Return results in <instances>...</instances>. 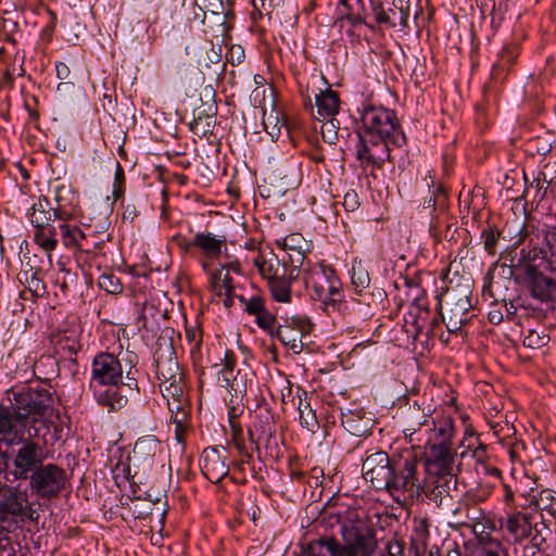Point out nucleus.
Wrapping results in <instances>:
<instances>
[{
    "label": "nucleus",
    "mask_w": 556,
    "mask_h": 556,
    "mask_svg": "<svg viewBox=\"0 0 556 556\" xmlns=\"http://www.w3.org/2000/svg\"><path fill=\"white\" fill-rule=\"evenodd\" d=\"M138 374L131 356L99 352L91 362L89 389L100 406L117 412L127 405L128 395L139 394Z\"/></svg>",
    "instance_id": "nucleus-1"
},
{
    "label": "nucleus",
    "mask_w": 556,
    "mask_h": 556,
    "mask_svg": "<svg viewBox=\"0 0 556 556\" xmlns=\"http://www.w3.org/2000/svg\"><path fill=\"white\" fill-rule=\"evenodd\" d=\"M208 361L212 367H222L217 371V386L223 388L229 395L228 399H225V402L231 433L230 443L237 448L240 455L249 456L244 444L243 429L238 418L244 410L243 399L247 394L249 383L252 382V379L249 378L250 374L241 369L235 371L237 365L236 354L222 342L212 346Z\"/></svg>",
    "instance_id": "nucleus-2"
},
{
    "label": "nucleus",
    "mask_w": 556,
    "mask_h": 556,
    "mask_svg": "<svg viewBox=\"0 0 556 556\" xmlns=\"http://www.w3.org/2000/svg\"><path fill=\"white\" fill-rule=\"evenodd\" d=\"M155 375L163 397L172 413V420L181 424L186 418L185 374L180 368L173 348L155 353Z\"/></svg>",
    "instance_id": "nucleus-3"
},
{
    "label": "nucleus",
    "mask_w": 556,
    "mask_h": 556,
    "mask_svg": "<svg viewBox=\"0 0 556 556\" xmlns=\"http://www.w3.org/2000/svg\"><path fill=\"white\" fill-rule=\"evenodd\" d=\"M53 207L54 222L59 223V231L66 249L89 252L90 243L83 230L71 220L80 213L79 195L70 184H60L54 188Z\"/></svg>",
    "instance_id": "nucleus-4"
},
{
    "label": "nucleus",
    "mask_w": 556,
    "mask_h": 556,
    "mask_svg": "<svg viewBox=\"0 0 556 556\" xmlns=\"http://www.w3.org/2000/svg\"><path fill=\"white\" fill-rule=\"evenodd\" d=\"M303 274L312 299L320 302L324 311L343 313L346 309L342 283L331 266L316 263L304 268Z\"/></svg>",
    "instance_id": "nucleus-5"
},
{
    "label": "nucleus",
    "mask_w": 556,
    "mask_h": 556,
    "mask_svg": "<svg viewBox=\"0 0 556 556\" xmlns=\"http://www.w3.org/2000/svg\"><path fill=\"white\" fill-rule=\"evenodd\" d=\"M254 265L267 281L273 299L281 303H290L291 286L298 278L300 268L293 267L285 256L279 257L273 252L268 255H258L254 260Z\"/></svg>",
    "instance_id": "nucleus-6"
},
{
    "label": "nucleus",
    "mask_w": 556,
    "mask_h": 556,
    "mask_svg": "<svg viewBox=\"0 0 556 556\" xmlns=\"http://www.w3.org/2000/svg\"><path fill=\"white\" fill-rule=\"evenodd\" d=\"M472 286L469 279L454 283L453 280L445 287L442 295H438L440 315L448 332L455 333L469 320Z\"/></svg>",
    "instance_id": "nucleus-7"
},
{
    "label": "nucleus",
    "mask_w": 556,
    "mask_h": 556,
    "mask_svg": "<svg viewBox=\"0 0 556 556\" xmlns=\"http://www.w3.org/2000/svg\"><path fill=\"white\" fill-rule=\"evenodd\" d=\"M4 478L9 482L28 479L46 459L43 447L33 440H21V444L1 454Z\"/></svg>",
    "instance_id": "nucleus-8"
},
{
    "label": "nucleus",
    "mask_w": 556,
    "mask_h": 556,
    "mask_svg": "<svg viewBox=\"0 0 556 556\" xmlns=\"http://www.w3.org/2000/svg\"><path fill=\"white\" fill-rule=\"evenodd\" d=\"M419 464L420 458L415 451L406 450L393 455L392 473L387 492L394 497L406 493L410 497L419 496L424 490L418 475Z\"/></svg>",
    "instance_id": "nucleus-9"
},
{
    "label": "nucleus",
    "mask_w": 556,
    "mask_h": 556,
    "mask_svg": "<svg viewBox=\"0 0 556 556\" xmlns=\"http://www.w3.org/2000/svg\"><path fill=\"white\" fill-rule=\"evenodd\" d=\"M361 121L362 130L375 139L390 147L405 144L406 137L393 111L382 106H367L363 110Z\"/></svg>",
    "instance_id": "nucleus-10"
},
{
    "label": "nucleus",
    "mask_w": 556,
    "mask_h": 556,
    "mask_svg": "<svg viewBox=\"0 0 556 556\" xmlns=\"http://www.w3.org/2000/svg\"><path fill=\"white\" fill-rule=\"evenodd\" d=\"M340 531L345 546L362 556H370L377 547L375 530L364 511L349 509L341 519Z\"/></svg>",
    "instance_id": "nucleus-11"
},
{
    "label": "nucleus",
    "mask_w": 556,
    "mask_h": 556,
    "mask_svg": "<svg viewBox=\"0 0 556 556\" xmlns=\"http://www.w3.org/2000/svg\"><path fill=\"white\" fill-rule=\"evenodd\" d=\"M12 397L9 396L13 412L24 421L31 419L36 421L43 417L52 408V395L43 388H31L22 386L12 389Z\"/></svg>",
    "instance_id": "nucleus-12"
},
{
    "label": "nucleus",
    "mask_w": 556,
    "mask_h": 556,
    "mask_svg": "<svg viewBox=\"0 0 556 556\" xmlns=\"http://www.w3.org/2000/svg\"><path fill=\"white\" fill-rule=\"evenodd\" d=\"M29 222L35 228L34 241L45 252L51 253L58 247L59 223L54 222L53 207L46 197L39 198L30 207Z\"/></svg>",
    "instance_id": "nucleus-13"
},
{
    "label": "nucleus",
    "mask_w": 556,
    "mask_h": 556,
    "mask_svg": "<svg viewBox=\"0 0 556 556\" xmlns=\"http://www.w3.org/2000/svg\"><path fill=\"white\" fill-rule=\"evenodd\" d=\"M27 480L33 495L50 501L65 489L66 472L56 464L43 463Z\"/></svg>",
    "instance_id": "nucleus-14"
},
{
    "label": "nucleus",
    "mask_w": 556,
    "mask_h": 556,
    "mask_svg": "<svg viewBox=\"0 0 556 556\" xmlns=\"http://www.w3.org/2000/svg\"><path fill=\"white\" fill-rule=\"evenodd\" d=\"M355 151L356 159L363 168L369 166L380 168L387 160H391V147L363 130L357 131Z\"/></svg>",
    "instance_id": "nucleus-15"
},
{
    "label": "nucleus",
    "mask_w": 556,
    "mask_h": 556,
    "mask_svg": "<svg viewBox=\"0 0 556 556\" xmlns=\"http://www.w3.org/2000/svg\"><path fill=\"white\" fill-rule=\"evenodd\" d=\"M393 455L390 457L386 452H374L363 462V477L370 485L378 491H387L391 478V465Z\"/></svg>",
    "instance_id": "nucleus-16"
},
{
    "label": "nucleus",
    "mask_w": 556,
    "mask_h": 556,
    "mask_svg": "<svg viewBox=\"0 0 556 556\" xmlns=\"http://www.w3.org/2000/svg\"><path fill=\"white\" fill-rule=\"evenodd\" d=\"M312 330V324L307 318L292 317L286 319L285 324L279 325L276 329L277 339L294 354L303 351V337Z\"/></svg>",
    "instance_id": "nucleus-17"
},
{
    "label": "nucleus",
    "mask_w": 556,
    "mask_h": 556,
    "mask_svg": "<svg viewBox=\"0 0 556 556\" xmlns=\"http://www.w3.org/2000/svg\"><path fill=\"white\" fill-rule=\"evenodd\" d=\"M161 452V443L153 435H147L136 441L131 454L128 456L130 466L136 468L135 476L142 471L148 472L153 464L157 453Z\"/></svg>",
    "instance_id": "nucleus-18"
},
{
    "label": "nucleus",
    "mask_w": 556,
    "mask_h": 556,
    "mask_svg": "<svg viewBox=\"0 0 556 556\" xmlns=\"http://www.w3.org/2000/svg\"><path fill=\"white\" fill-rule=\"evenodd\" d=\"M455 456L453 446L426 447L425 469L428 477L455 471Z\"/></svg>",
    "instance_id": "nucleus-19"
},
{
    "label": "nucleus",
    "mask_w": 556,
    "mask_h": 556,
    "mask_svg": "<svg viewBox=\"0 0 556 556\" xmlns=\"http://www.w3.org/2000/svg\"><path fill=\"white\" fill-rule=\"evenodd\" d=\"M200 467L204 477L213 483H218L229 472L227 456L217 447L204 448L201 455Z\"/></svg>",
    "instance_id": "nucleus-20"
},
{
    "label": "nucleus",
    "mask_w": 556,
    "mask_h": 556,
    "mask_svg": "<svg viewBox=\"0 0 556 556\" xmlns=\"http://www.w3.org/2000/svg\"><path fill=\"white\" fill-rule=\"evenodd\" d=\"M426 447L453 446L454 419L451 416H437L427 428Z\"/></svg>",
    "instance_id": "nucleus-21"
},
{
    "label": "nucleus",
    "mask_w": 556,
    "mask_h": 556,
    "mask_svg": "<svg viewBox=\"0 0 556 556\" xmlns=\"http://www.w3.org/2000/svg\"><path fill=\"white\" fill-rule=\"evenodd\" d=\"M25 421L12 409V406L0 407V441L13 445L24 435Z\"/></svg>",
    "instance_id": "nucleus-22"
},
{
    "label": "nucleus",
    "mask_w": 556,
    "mask_h": 556,
    "mask_svg": "<svg viewBox=\"0 0 556 556\" xmlns=\"http://www.w3.org/2000/svg\"><path fill=\"white\" fill-rule=\"evenodd\" d=\"M23 500L24 493L17 489L0 486V521L17 522L18 516L23 513Z\"/></svg>",
    "instance_id": "nucleus-23"
},
{
    "label": "nucleus",
    "mask_w": 556,
    "mask_h": 556,
    "mask_svg": "<svg viewBox=\"0 0 556 556\" xmlns=\"http://www.w3.org/2000/svg\"><path fill=\"white\" fill-rule=\"evenodd\" d=\"M277 245L285 252L287 262L293 267L300 268L305 260V254L309 250L308 241L299 232L286 236L282 240H277Z\"/></svg>",
    "instance_id": "nucleus-24"
},
{
    "label": "nucleus",
    "mask_w": 556,
    "mask_h": 556,
    "mask_svg": "<svg viewBox=\"0 0 556 556\" xmlns=\"http://www.w3.org/2000/svg\"><path fill=\"white\" fill-rule=\"evenodd\" d=\"M315 105L317 108L316 115L312 113L317 119H334V116L340 110L339 93L327 87L325 90H313Z\"/></svg>",
    "instance_id": "nucleus-25"
},
{
    "label": "nucleus",
    "mask_w": 556,
    "mask_h": 556,
    "mask_svg": "<svg viewBox=\"0 0 556 556\" xmlns=\"http://www.w3.org/2000/svg\"><path fill=\"white\" fill-rule=\"evenodd\" d=\"M431 410H425L417 402L409 405L404 417V433L409 438V441H414V435L422 428H428L431 425Z\"/></svg>",
    "instance_id": "nucleus-26"
},
{
    "label": "nucleus",
    "mask_w": 556,
    "mask_h": 556,
    "mask_svg": "<svg viewBox=\"0 0 556 556\" xmlns=\"http://www.w3.org/2000/svg\"><path fill=\"white\" fill-rule=\"evenodd\" d=\"M432 484L430 492L427 494L432 501L442 504L444 497H452L451 492L456 490L457 477L455 471L442 472L428 477Z\"/></svg>",
    "instance_id": "nucleus-27"
},
{
    "label": "nucleus",
    "mask_w": 556,
    "mask_h": 556,
    "mask_svg": "<svg viewBox=\"0 0 556 556\" xmlns=\"http://www.w3.org/2000/svg\"><path fill=\"white\" fill-rule=\"evenodd\" d=\"M193 244L203 257L219 258L222 249L226 245L225 236H217L212 232L200 231L193 237Z\"/></svg>",
    "instance_id": "nucleus-28"
},
{
    "label": "nucleus",
    "mask_w": 556,
    "mask_h": 556,
    "mask_svg": "<svg viewBox=\"0 0 556 556\" xmlns=\"http://www.w3.org/2000/svg\"><path fill=\"white\" fill-rule=\"evenodd\" d=\"M410 315L415 316L414 325L417 332L426 330L427 336H434V329L439 325L437 317L430 316V311L424 299L417 298L413 304Z\"/></svg>",
    "instance_id": "nucleus-29"
},
{
    "label": "nucleus",
    "mask_w": 556,
    "mask_h": 556,
    "mask_svg": "<svg viewBox=\"0 0 556 556\" xmlns=\"http://www.w3.org/2000/svg\"><path fill=\"white\" fill-rule=\"evenodd\" d=\"M530 292L534 299L544 303H556V279L541 273L533 275Z\"/></svg>",
    "instance_id": "nucleus-30"
},
{
    "label": "nucleus",
    "mask_w": 556,
    "mask_h": 556,
    "mask_svg": "<svg viewBox=\"0 0 556 556\" xmlns=\"http://www.w3.org/2000/svg\"><path fill=\"white\" fill-rule=\"evenodd\" d=\"M504 528L513 535L514 541L521 542L531 535L532 522L531 515L523 513H515L507 516Z\"/></svg>",
    "instance_id": "nucleus-31"
},
{
    "label": "nucleus",
    "mask_w": 556,
    "mask_h": 556,
    "mask_svg": "<svg viewBox=\"0 0 556 556\" xmlns=\"http://www.w3.org/2000/svg\"><path fill=\"white\" fill-rule=\"evenodd\" d=\"M312 556H357L346 546H339L333 539H321L309 544Z\"/></svg>",
    "instance_id": "nucleus-32"
},
{
    "label": "nucleus",
    "mask_w": 556,
    "mask_h": 556,
    "mask_svg": "<svg viewBox=\"0 0 556 556\" xmlns=\"http://www.w3.org/2000/svg\"><path fill=\"white\" fill-rule=\"evenodd\" d=\"M34 376L40 380H51L59 372V364L54 356L43 354L33 363Z\"/></svg>",
    "instance_id": "nucleus-33"
},
{
    "label": "nucleus",
    "mask_w": 556,
    "mask_h": 556,
    "mask_svg": "<svg viewBox=\"0 0 556 556\" xmlns=\"http://www.w3.org/2000/svg\"><path fill=\"white\" fill-rule=\"evenodd\" d=\"M208 288L216 296L220 298L224 290L231 291V289H236V283L229 273L215 269L214 274L210 277Z\"/></svg>",
    "instance_id": "nucleus-34"
},
{
    "label": "nucleus",
    "mask_w": 556,
    "mask_h": 556,
    "mask_svg": "<svg viewBox=\"0 0 556 556\" xmlns=\"http://www.w3.org/2000/svg\"><path fill=\"white\" fill-rule=\"evenodd\" d=\"M351 283L358 294H361L370 285V276L368 269L361 261H354L352 264Z\"/></svg>",
    "instance_id": "nucleus-35"
},
{
    "label": "nucleus",
    "mask_w": 556,
    "mask_h": 556,
    "mask_svg": "<svg viewBox=\"0 0 556 556\" xmlns=\"http://www.w3.org/2000/svg\"><path fill=\"white\" fill-rule=\"evenodd\" d=\"M447 193L443 186L439 185L432 191L430 198L425 200L424 210H429V214L432 212L444 213L447 208Z\"/></svg>",
    "instance_id": "nucleus-36"
},
{
    "label": "nucleus",
    "mask_w": 556,
    "mask_h": 556,
    "mask_svg": "<svg viewBox=\"0 0 556 556\" xmlns=\"http://www.w3.org/2000/svg\"><path fill=\"white\" fill-rule=\"evenodd\" d=\"M185 336L188 343L190 344V353L192 357H194L197 353H200L203 337L201 325L198 319H195L192 324H188L186 321Z\"/></svg>",
    "instance_id": "nucleus-37"
},
{
    "label": "nucleus",
    "mask_w": 556,
    "mask_h": 556,
    "mask_svg": "<svg viewBox=\"0 0 556 556\" xmlns=\"http://www.w3.org/2000/svg\"><path fill=\"white\" fill-rule=\"evenodd\" d=\"M263 124L265 130L271 138H278L282 127H285L287 130H289L290 127L289 122L285 117L280 118L278 115L274 116L273 113H270L266 117L265 112L263 117Z\"/></svg>",
    "instance_id": "nucleus-38"
},
{
    "label": "nucleus",
    "mask_w": 556,
    "mask_h": 556,
    "mask_svg": "<svg viewBox=\"0 0 556 556\" xmlns=\"http://www.w3.org/2000/svg\"><path fill=\"white\" fill-rule=\"evenodd\" d=\"M544 241L546 250L543 257L547 261L551 270L556 271V229L547 230L544 235Z\"/></svg>",
    "instance_id": "nucleus-39"
},
{
    "label": "nucleus",
    "mask_w": 556,
    "mask_h": 556,
    "mask_svg": "<svg viewBox=\"0 0 556 556\" xmlns=\"http://www.w3.org/2000/svg\"><path fill=\"white\" fill-rule=\"evenodd\" d=\"M549 342V337L545 330L529 329L523 338V345L529 349H541Z\"/></svg>",
    "instance_id": "nucleus-40"
},
{
    "label": "nucleus",
    "mask_w": 556,
    "mask_h": 556,
    "mask_svg": "<svg viewBox=\"0 0 556 556\" xmlns=\"http://www.w3.org/2000/svg\"><path fill=\"white\" fill-rule=\"evenodd\" d=\"M14 59H16V56ZM15 72V60L0 66V91L4 89H13Z\"/></svg>",
    "instance_id": "nucleus-41"
},
{
    "label": "nucleus",
    "mask_w": 556,
    "mask_h": 556,
    "mask_svg": "<svg viewBox=\"0 0 556 556\" xmlns=\"http://www.w3.org/2000/svg\"><path fill=\"white\" fill-rule=\"evenodd\" d=\"M98 285L110 294H118L123 290L119 279L113 274H102L98 279Z\"/></svg>",
    "instance_id": "nucleus-42"
},
{
    "label": "nucleus",
    "mask_w": 556,
    "mask_h": 556,
    "mask_svg": "<svg viewBox=\"0 0 556 556\" xmlns=\"http://www.w3.org/2000/svg\"><path fill=\"white\" fill-rule=\"evenodd\" d=\"M25 282L26 289L33 298H40L46 293L45 282L35 273L30 274V276L25 273Z\"/></svg>",
    "instance_id": "nucleus-43"
},
{
    "label": "nucleus",
    "mask_w": 556,
    "mask_h": 556,
    "mask_svg": "<svg viewBox=\"0 0 556 556\" xmlns=\"http://www.w3.org/2000/svg\"><path fill=\"white\" fill-rule=\"evenodd\" d=\"M370 7L374 17L378 24H384L390 27H394V17L387 15L386 7L380 0H370Z\"/></svg>",
    "instance_id": "nucleus-44"
},
{
    "label": "nucleus",
    "mask_w": 556,
    "mask_h": 556,
    "mask_svg": "<svg viewBox=\"0 0 556 556\" xmlns=\"http://www.w3.org/2000/svg\"><path fill=\"white\" fill-rule=\"evenodd\" d=\"M317 81L318 78L316 76H313L311 81H307L305 86H303L302 81H299L300 94L303 100V105L305 109L309 110L311 113H313L314 109L312 101L313 90H315L314 86Z\"/></svg>",
    "instance_id": "nucleus-45"
},
{
    "label": "nucleus",
    "mask_w": 556,
    "mask_h": 556,
    "mask_svg": "<svg viewBox=\"0 0 556 556\" xmlns=\"http://www.w3.org/2000/svg\"><path fill=\"white\" fill-rule=\"evenodd\" d=\"M238 299L244 304V309L250 315L256 316L266 308L264 300L261 296H252L247 300L243 295H239Z\"/></svg>",
    "instance_id": "nucleus-46"
},
{
    "label": "nucleus",
    "mask_w": 556,
    "mask_h": 556,
    "mask_svg": "<svg viewBox=\"0 0 556 556\" xmlns=\"http://www.w3.org/2000/svg\"><path fill=\"white\" fill-rule=\"evenodd\" d=\"M125 192V173L119 164V162H115V174H114V184H113V197L115 200L122 198Z\"/></svg>",
    "instance_id": "nucleus-47"
},
{
    "label": "nucleus",
    "mask_w": 556,
    "mask_h": 556,
    "mask_svg": "<svg viewBox=\"0 0 556 556\" xmlns=\"http://www.w3.org/2000/svg\"><path fill=\"white\" fill-rule=\"evenodd\" d=\"M299 413L301 425L305 427L307 430L313 431L314 428L317 426V419L315 414L311 409L309 404L306 403L303 407L300 405Z\"/></svg>",
    "instance_id": "nucleus-48"
},
{
    "label": "nucleus",
    "mask_w": 556,
    "mask_h": 556,
    "mask_svg": "<svg viewBox=\"0 0 556 556\" xmlns=\"http://www.w3.org/2000/svg\"><path fill=\"white\" fill-rule=\"evenodd\" d=\"M481 238L483 239L484 249L493 255L497 243V235L491 227H486L482 230Z\"/></svg>",
    "instance_id": "nucleus-49"
},
{
    "label": "nucleus",
    "mask_w": 556,
    "mask_h": 556,
    "mask_svg": "<svg viewBox=\"0 0 556 556\" xmlns=\"http://www.w3.org/2000/svg\"><path fill=\"white\" fill-rule=\"evenodd\" d=\"M255 321L260 328L266 331H273L276 318L266 308L255 316Z\"/></svg>",
    "instance_id": "nucleus-50"
},
{
    "label": "nucleus",
    "mask_w": 556,
    "mask_h": 556,
    "mask_svg": "<svg viewBox=\"0 0 556 556\" xmlns=\"http://www.w3.org/2000/svg\"><path fill=\"white\" fill-rule=\"evenodd\" d=\"M327 122L325 124H323L321 126V137H323V140L329 144H332L337 141V130H336V125L333 123L334 119H326Z\"/></svg>",
    "instance_id": "nucleus-51"
},
{
    "label": "nucleus",
    "mask_w": 556,
    "mask_h": 556,
    "mask_svg": "<svg viewBox=\"0 0 556 556\" xmlns=\"http://www.w3.org/2000/svg\"><path fill=\"white\" fill-rule=\"evenodd\" d=\"M23 513L18 516V521H25L26 519L31 521H38L39 513L37 509H35L27 501V495L24 493V500H23Z\"/></svg>",
    "instance_id": "nucleus-52"
},
{
    "label": "nucleus",
    "mask_w": 556,
    "mask_h": 556,
    "mask_svg": "<svg viewBox=\"0 0 556 556\" xmlns=\"http://www.w3.org/2000/svg\"><path fill=\"white\" fill-rule=\"evenodd\" d=\"M545 542L544 538L535 534L531 538L530 542L522 548L523 556H535L541 551L542 543Z\"/></svg>",
    "instance_id": "nucleus-53"
},
{
    "label": "nucleus",
    "mask_w": 556,
    "mask_h": 556,
    "mask_svg": "<svg viewBox=\"0 0 556 556\" xmlns=\"http://www.w3.org/2000/svg\"><path fill=\"white\" fill-rule=\"evenodd\" d=\"M386 11L387 15L390 16V18L394 17V27H396L397 25L403 28L407 26V21L409 16L406 13L403 12V16H401L400 10L395 9L392 4L386 8Z\"/></svg>",
    "instance_id": "nucleus-54"
},
{
    "label": "nucleus",
    "mask_w": 556,
    "mask_h": 556,
    "mask_svg": "<svg viewBox=\"0 0 556 556\" xmlns=\"http://www.w3.org/2000/svg\"><path fill=\"white\" fill-rule=\"evenodd\" d=\"M173 242L179 248V250L184 253H191L193 249H195V244H193V238L188 239L182 235H176L173 237Z\"/></svg>",
    "instance_id": "nucleus-55"
},
{
    "label": "nucleus",
    "mask_w": 556,
    "mask_h": 556,
    "mask_svg": "<svg viewBox=\"0 0 556 556\" xmlns=\"http://www.w3.org/2000/svg\"><path fill=\"white\" fill-rule=\"evenodd\" d=\"M343 207L348 212H354L359 206L358 195L354 190H350L344 194Z\"/></svg>",
    "instance_id": "nucleus-56"
},
{
    "label": "nucleus",
    "mask_w": 556,
    "mask_h": 556,
    "mask_svg": "<svg viewBox=\"0 0 556 556\" xmlns=\"http://www.w3.org/2000/svg\"><path fill=\"white\" fill-rule=\"evenodd\" d=\"M0 556H14L10 538L0 529Z\"/></svg>",
    "instance_id": "nucleus-57"
},
{
    "label": "nucleus",
    "mask_w": 556,
    "mask_h": 556,
    "mask_svg": "<svg viewBox=\"0 0 556 556\" xmlns=\"http://www.w3.org/2000/svg\"><path fill=\"white\" fill-rule=\"evenodd\" d=\"M545 250H546V247L541 249V250L533 249V250L528 251V252H526V250L522 249L521 252H520L521 257L519 260V264L520 263H527V264L530 265L531 262H534L539 257V254H541V253L544 254Z\"/></svg>",
    "instance_id": "nucleus-58"
},
{
    "label": "nucleus",
    "mask_w": 556,
    "mask_h": 556,
    "mask_svg": "<svg viewBox=\"0 0 556 556\" xmlns=\"http://www.w3.org/2000/svg\"><path fill=\"white\" fill-rule=\"evenodd\" d=\"M202 117L194 118L190 123V130L194 132L195 135L205 136L208 132L210 122H206V127L202 128Z\"/></svg>",
    "instance_id": "nucleus-59"
},
{
    "label": "nucleus",
    "mask_w": 556,
    "mask_h": 556,
    "mask_svg": "<svg viewBox=\"0 0 556 556\" xmlns=\"http://www.w3.org/2000/svg\"><path fill=\"white\" fill-rule=\"evenodd\" d=\"M482 556H507L501 544L490 545L483 548Z\"/></svg>",
    "instance_id": "nucleus-60"
},
{
    "label": "nucleus",
    "mask_w": 556,
    "mask_h": 556,
    "mask_svg": "<svg viewBox=\"0 0 556 556\" xmlns=\"http://www.w3.org/2000/svg\"><path fill=\"white\" fill-rule=\"evenodd\" d=\"M56 77L61 80H66L70 78L71 70L68 65L64 62L55 63Z\"/></svg>",
    "instance_id": "nucleus-61"
},
{
    "label": "nucleus",
    "mask_w": 556,
    "mask_h": 556,
    "mask_svg": "<svg viewBox=\"0 0 556 556\" xmlns=\"http://www.w3.org/2000/svg\"><path fill=\"white\" fill-rule=\"evenodd\" d=\"M391 4L400 10V15L403 16V12L406 13L408 16L410 14V2L409 0H391Z\"/></svg>",
    "instance_id": "nucleus-62"
},
{
    "label": "nucleus",
    "mask_w": 556,
    "mask_h": 556,
    "mask_svg": "<svg viewBox=\"0 0 556 556\" xmlns=\"http://www.w3.org/2000/svg\"><path fill=\"white\" fill-rule=\"evenodd\" d=\"M472 457L478 464H484L488 458L485 445L481 444L475 448L472 452Z\"/></svg>",
    "instance_id": "nucleus-63"
},
{
    "label": "nucleus",
    "mask_w": 556,
    "mask_h": 556,
    "mask_svg": "<svg viewBox=\"0 0 556 556\" xmlns=\"http://www.w3.org/2000/svg\"><path fill=\"white\" fill-rule=\"evenodd\" d=\"M219 270H223L225 273H236V274H240L241 273V265L238 261H233V262H229V263H226V264H220L219 265Z\"/></svg>",
    "instance_id": "nucleus-64"
}]
</instances>
